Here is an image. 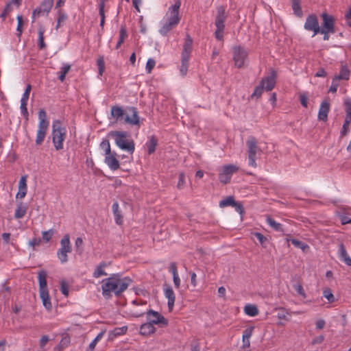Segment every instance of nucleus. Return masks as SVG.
Returning <instances> with one entry per match:
<instances>
[{"label":"nucleus","instance_id":"obj_52","mask_svg":"<svg viewBox=\"0 0 351 351\" xmlns=\"http://www.w3.org/2000/svg\"><path fill=\"white\" fill-rule=\"evenodd\" d=\"M265 86H263V85H262L261 83L260 84L256 86L254 90V93H252V97H259L263 92V90H265Z\"/></svg>","mask_w":351,"mask_h":351},{"label":"nucleus","instance_id":"obj_56","mask_svg":"<svg viewBox=\"0 0 351 351\" xmlns=\"http://www.w3.org/2000/svg\"><path fill=\"white\" fill-rule=\"evenodd\" d=\"M105 2L106 0H99V14L101 18H105Z\"/></svg>","mask_w":351,"mask_h":351},{"label":"nucleus","instance_id":"obj_16","mask_svg":"<svg viewBox=\"0 0 351 351\" xmlns=\"http://www.w3.org/2000/svg\"><path fill=\"white\" fill-rule=\"evenodd\" d=\"M53 4V0H44L39 8H36L33 12V17L39 16L43 14H48Z\"/></svg>","mask_w":351,"mask_h":351},{"label":"nucleus","instance_id":"obj_14","mask_svg":"<svg viewBox=\"0 0 351 351\" xmlns=\"http://www.w3.org/2000/svg\"><path fill=\"white\" fill-rule=\"evenodd\" d=\"M321 17L322 19V27H320V33H324L325 30L330 31L331 34H334L335 32V18L326 12H323L321 14Z\"/></svg>","mask_w":351,"mask_h":351},{"label":"nucleus","instance_id":"obj_45","mask_svg":"<svg viewBox=\"0 0 351 351\" xmlns=\"http://www.w3.org/2000/svg\"><path fill=\"white\" fill-rule=\"evenodd\" d=\"M105 333V331H101L100 332L97 336L96 337L90 342V343L89 344V346H88V349L91 351H93L97 343H98V341H99L101 340V339L103 337Z\"/></svg>","mask_w":351,"mask_h":351},{"label":"nucleus","instance_id":"obj_33","mask_svg":"<svg viewBox=\"0 0 351 351\" xmlns=\"http://www.w3.org/2000/svg\"><path fill=\"white\" fill-rule=\"evenodd\" d=\"M266 221L267 224L272 228L274 230L280 232H283L284 229L282 228V225L280 223L276 222L274 219H273L270 217H267Z\"/></svg>","mask_w":351,"mask_h":351},{"label":"nucleus","instance_id":"obj_2","mask_svg":"<svg viewBox=\"0 0 351 351\" xmlns=\"http://www.w3.org/2000/svg\"><path fill=\"white\" fill-rule=\"evenodd\" d=\"M181 6L180 0H177L174 5L170 6L161 21L159 32L166 36L172 29L178 25L180 21L179 10Z\"/></svg>","mask_w":351,"mask_h":351},{"label":"nucleus","instance_id":"obj_39","mask_svg":"<svg viewBox=\"0 0 351 351\" xmlns=\"http://www.w3.org/2000/svg\"><path fill=\"white\" fill-rule=\"evenodd\" d=\"M189 58L182 57V63L180 67V72L182 76H185L187 73L189 68Z\"/></svg>","mask_w":351,"mask_h":351},{"label":"nucleus","instance_id":"obj_31","mask_svg":"<svg viewBox=\"0 0 351 351\" xmlns=\"http://www.w3.org/2000/svg\"><path fill=\"white\" fill-rule=\"evenodd\" d=\"M40 297L42 299L43 306L48 310L51 308V303L49 298L48 290L40 291Z\"/></svg>","mask_w":351,"mask_h":351},{"label":"nucleus","instance_id":"obj_4","mask_svg":"<svg viewBox=\"0 0 351 351\" xmlns=\"http://www.w3.org/2000/svg\"><path fill=\"white\" fill-rule=\"evenodd\" d=\"M52 142L55 149L58 151L63 149V143L66 138V130L62 126L60 120H54L52 123Z\"/></svg>","mask_w":351,"mask_h":351},{"label":"nucleus","instance_id":"obj_11","mask_svg":"<svg viewBox=\"0 0 351 351\" xmlns=\"http://www.w3.org/2000/svg\"><path fill=\"white\" fill-rule=\"evenodd\" d=\"M147 321L153 325L156 324L160 327H165L168 325V320L160 313L152 309L146 312Z\"/></svg>","mask_w":351,"mask_h":351},{"label":"nucleus","instance_id":"obj_1","mask_svg":"<svg viewBox=\"0 0 351 351\" xmlns=\"http://www.w3.org/2000/svg\"><path fill=\"white\" fill-rule=\"evenodd\" d=\"M102 295L109 298L114 293L116 296L120 295L125 291L132 282L130 278H121L119 274H112L110 277L102 280Z\"/></svg>","mask_w":351,"mask_h":351},{"label":"nucleus","instance_id":"obj_42","mask_svg":"<svg viewBox=\"0 0 351 351\" xmlns=\"http://www.w3.org/2000/svg\"><path fill=\"white\" fill-rule=\"evenodd\" d=\"M147 152L149 154H152L155 152L157 141L154 136H152L149 139V142L147 144Z\"/></svg>","mask_w":351,"mask_h":351},{"label":"nucleus","instance_id":"obj_64","mask_svg":"<svg viewBox=\"0 0 351 351\" xmlns=\"http://www.w3.org/2000/svg\"><path fill=\"white\" fill-rule=\"evenodd\" d=\"M254 236L256 237V238L258 240V241L262 245L267 240V238L264 235H263L261 233H260V232H255L254 233Z\"/></svg>","mask_w":351,"mask_h":351},{"label":"nucleus","instance_id":"obj_29","mask_svg":"<svg viewBox=\"0 0 351 351\" xmlns=\"http://www.w3.org/2000/svg\"><path fill=\"white\" fill-rule=\"evenodd\" d=\"M27 206L23 202H20L17 204V207L15 210L14 217L16 219L23 218L27 212Z\"/></svg>","mask_w":351,"mask_h":351},{"label":"nucleus","instance_id":"obj_7","mask_svg":"<svg viewBox=\"0 0 351 351\" xmlns=\"http://www.w3.org/2000/svg\"><path fill=\"white\" fill-rule=\"evenodd\" d=\"M257 140L254 136H249L246 141L247 147L248 165L253 167H256V160L258 154H261V150L257 145Z\"/></svg>","mask_w":351,"mask_h":351},{"label":"nucleus","instance_id":"obj_50","mask_svg":"<svg viewBox=\"0 0 351 351\" xmlns=\"http://www.w3.org/2000/svg\"><path fill=\"white\" fill-rule=\"evenodd\" d=\"M16 19H17V22H18L17 27H16L17 36L19 37H20L23 32V30H22V26L23 24V16L21 15H18Z\"/></svg>","mask_w":351,"mask_h":351},{"label":"nucleus","instance_id":"obj_37","mask_svg":"<svg viewBox=\"0 0 351 351\" xmlns=\"http://www.w3.org/2000/svg\"><path fill=\"white\" fill-rule=\"evenodd\" d=\"M45 29L43 27H40L38 31V45L40 49H43L46 47V45L44 42V34Z\"/></svg>","mask_w":351,"mask_h":351},{"label":"nucleus","instance_id":"obj_28","mask_svg":"<svg viewBox=\"0 0 351 351\" xmlns=\"http://www.w3.org/2000/svg\"><path fill=\"white\" fill-rule=\"evenodd\" d=\"M254 330L253 327H250L243 330V347L244 348H249L250 346V339L252 335Z\"/></svg>","mask_w":351,"mask_h":351},{"label":"nucleus","instance_id":"obj_63","mask_svg":"<svg viewBox=\"0 0 351 351\" xmlns=\"http://www.w3.org/2000/svg\"><path fill=\"white\" fill-rule=\"evenodd\" d=\"M232 207L234 208L235 210L239 213V214L242 215L243 213V205L239 203L235 202V204H233Z\"/></svg>","mask_w":351,"mask_h":351},{"label":"nucleus","instance_id":"obj_23","mask_svg":"<svg viewBox=\"0 0 351 351\" xmlns=\"http://www.w3.org/2000/svg\"><path fill=\"white\" fill-rule=\"evenodd\" d=\"M192 45H193V39L190 36V35L186 34L185 38V41L183 47V50L182 52V57L183 58H190L191 51H192Z\"/></svg>","mask_w":351,"mask_h":351},{"label":"nucleus","instance_id":"obj_27","mask_svg":"<svg viewBox=\"0 0 351 351\" xmlns=\"http://www.w3.org/2000/svg\"><path fill=\"white\" fill-rule=\"evenodd\" d=\"M112 210L114 217L115 223L118 225H121L123 223V216L121 211L119 209V206L117 202H114L112 206Z\"/></svg>","mask_w":351,"mask_h":351},{"label":"nucleus","instance_id":"obj_48","mask_svg":"<svg viewBox=\"0 0 351 351\" xmlns=\"http://www.w3.org/2000/svg\"><path fill=\"white\" fill-rule=\"evenodd\" d=\"M351 123V120L345 119L344 123L342 127V130L341 131V136H346L350 130V123Z\"/></svg>","mask_w":351,"mask_h":351},{"label":"nucleus","instance_id":"obj_44","mask_svg":"<svg viewBox=\"0 0 351 351\" xmlns=\"http://www.w3.org/2000/svg\"><path fill=\"white\" fill-rule=\"evenodd\" d=\"M71 69V65L68 64H64L62 67L60 68V75H59V80L61 82H63L65 79V76L66 73L70 71Z\"/></svg>","mask_w":351,"mask_h":351},{"label":"nucleus","instance_id":"obj_24","mask_svg":"<svg viewBox=\"0 0 351 351\" xmlns=\"http://www.w3.org/2000/svg\"><path fill=\"white\" fill-rule=\"evenodd\" d=\"M339 259L345 263L347 265L351 266V258L349 257L347 251L344 247V245L341 243L339 245Z\"/></svg>","mask_w":351,"mask_h":351},{"label":"nucleus","instance_id":"obj_62","mask_svg":"<svg viewBox=\"0 0 351 351\" xmlns=\"http://www.w3.org/2000/svg\"><path fill=\"white\" fill-rule=\"evenodd\" d=\"M300 101L301 104L304 107L306 108L307 106H308V97H307V95H305V94H301L300 95Z\"/></svg>","mask_w":351,"mask_h":351},{"label":"nucleus","instance_id":"obj_35","mask_svg":"<svg viewBox=\"0 0 351 351\" xmlns=\"http://www.w3.org/2000/svg\"><path fill=\"white\" fill-rule=\"evenodd\" d=\"M291 5L293 13L298 17L302 16V12L300 6V0H291Z\"/></svg>","mask_w":351,"mask_h":351},{"label":"nucleus","instance_id":"obj_53","mask_svg":"<svg viewBox=\"0 0 351 351\" xmlns=\"http://www.w3.org/2000/svg\"><path fill=\"white\" fill-rule=\"evenodd\" d=\"M97 64L99 69V73L100 75H101L105 69V63L103 57H100L97 59Z\"/></svg>","mask_w":351,"mask_h":351},{"label":"nucleus","instance_id":"obj_17","mask_svg":"<svg viewBox=\"0 0 351 351\" xmlns=\"http://www.w3.org/2000/svg\"><path fill=\"white\" fill-rule=\"evenodd\" d=\"M117 154L115 152H112L109 154H106L105 156L104 162L108 166V167L115 171L119 168V161L118 160Z\"/></svg>","mask_w":351,"mask_h":351},{"label":"nucleus","instance_id":"obj_5","mask_svg":"<svg viewBox=\"0 0 351 351\" xmlns=\"http://www.w3.org/2000/svg\"><path fill=\"white\" fill-rule=\"evenodd\" d=\"M228 18V13L226 11V6L219 5L217 8V13L215 19L216 30L215 37L218 40H222L223 38V32L225 29V21Z\"/></svg>","mask_w":351,"mask_h":351},{"label":"nucleus","instance_id":"obj_43","mask_svg":"<svg viewBox=\"0 0 351 351\" xmlns=\"http://www.w3.org/2000/svg\"><path fill=\"white\" fill-rule=\"evenodd\" d=\"M337 215L339 217L342 225L351 223V218L349 217L344 212L339 210L337 213Z\"/></svg>","mask_w":351,"mask_h":351},{"label":"nucleus","instance_id":"obj_25","mask_svg":"<svg viewBox=\"0 0 351 351\" xmlns=\"http://www.w3.org/2000/svg\"><path fill=\"white\" fill-rule=\"evenodd\" d=\"M47 272L45 270H40L38 273V278L39 282V292L43 291H47Z\"/></svg>","mask_w":351,"mask_h":351},{"label":"nucleus","instance_id":"obj_60","mask_svg":"<svg viewBox=\"0 0 351 351\" xmlns=\"http://www.w3.org/2000/svg\"><path fill=\"white\" fill-rule=\"evenodd\" d=\"M32 89V86L30 84H27L26 88L22 95L21 99L23 101H28L29 93Z\"/></svg>","mask_w":351,"mask_h":351},{"label":"nucleus","instance_id":"obj_15","mask_svg":"<svg viewBox=\"0 0 351 351\" xmlns=\"http://www.w3.org/2000/svg\"><path fill=\"white\" fill-rule=\"evenodd\" d=\"M125 110L120 106H112L110 109V117L115 123H123Z\"/></svg>","mask_w":351,"mask_h":351},{"label":"nucleus","instance_id":"obj_34","mask_svg":"<svg viewBox=\"0 0 351 351\" xmlns=\"http://www.w3.org/2000/svg\"><path fill=\"white\" fill-rule=\"evenodd\" d=\"M244 312L250 317H254L258 314V308L253 304H247L244 307Z\"/></svg>","mask_w":351,"mask_h":351},{"label":"nucleus","instance_id":"obj_51","mask_svg":"<svg viewBox=\"0 0 351 351\" xmlns=\"http://www.w3.org/2000/svg\"><path fill=\"white\" fill-rule=\"evenodd\" d=\"M53 234V231L52 229H50L47 231H43L42 232L43 239L46 243H47L51 240Z\"/></svg>","mask_w":351,"mask_h":351},{"label":"nucleus","instance_id":"obj_58","mask_svg":"<svg viewBox=\"0 0 351 351\" xmlns=\"http://www.w3.org/2000/svg\"><path fill=\"white\" fill-rule=\"evenodd\" d=\"M82 245H83V240H82V239L80 238V237H77L75 239V247H76L77 252H78L80 254H82Z\"/></svg>","mask_w":351,"mask_h":351},{"label":"nucleus","instance_id":"obj_49","mask_svg":"<svg viewBox=\"0 0 351 351\" xmlns=\"http://www.w3.org/2000/svg\"><path fill=\"white\" fill-rule=\"evenodd\" d=\"M324 297L326 298L328 302L332 303L335 301V296L330 289H326L323 291Z\"/></svg>","mask_w":351,"mask_h":351},{"label":"nucleus","instance_id":"obj_13","mask_svg":"<svg viewBox=\"0 0 351 351\" xmlns=\"http://www.w3.org/2000/svg\"><path fill=\"white\" fill-rule=\"evenodd\" d=\"M304 28L307 31L313 32L312 37L320 33L321 31L319 25V21L315 14H312L306 17V21L304 25Z\"/></svg>","mask_w":351,"mask_h":351},{"label":"nucleus","instance_id":"obj_8","mask_svg":"<svg viewBox=\"0 0 351 351\" xmlns=\"http://www.w3.org/2000/svg\"><path fill=\"white\" fill-rule=\"evenodd\" d=\"M72 251L70 242V237L65 234L60 240V247L57 251V257L61 263H66L68 261V254Z\"/></svg>","mask_w":351,"mask_h":351},{"label":"nucleus","instance_id":"obj_47","mask_svg":"<svg viewBox=\"0 0 351 351\" xmlns=\"http://www.w3.org/2000/svg\"><path fill=\"white\" fill-rule=\"evenodd\" d=\"M344 105L346 112V119L351 120V99H346L344 101Z\"/></svg>","mask_w":351,"mask_h":351},{"label":"nucleus","instance_id":"obj_54","mask_svg":"<svg viewBox=\"0 0 351 351\" xmlns=\"http://www.w3.org/2000/svg\"><path fill=\"white\" fill-rule=\"evenodd\" d=\"M155 64H156V62L154 59H152V58L148 59L147 64H146V67H145V69H146V71L147 73H150L152 72V69L155 66Z\"/></svg>","mask_w":351,"mask_h":351},{"label":"nucleus","instance_id":"obj_32","mask_svg":"<svg viewBox=\"0 0 351 351\" xmlns=\"http://www.w3.org/2000/svg\"><path fill=\"white\" fill-rule=\"evenodd\" d=\"M288 241H291V243L296 247L301 249L302 252H306L309 250V246L304 242L299 241L295 239H287Z\"/></svg>","mask_w":351,"mask_h":351},{"label":"nucleus","instance_id":"obj_21","mask_svg":"<svg viewBox=\"0 0 351 351\" xmlns=\"http://www.w3.org/2000/svg\"><path fill=\"white\" fill-rule=\"evenodd\" d=\"M168 270L172 274L173 281L174 286L176 289H179L180 287V278L178 275L177 265L175 262L170 263Z\"/></svg>","mask_w":351,"mask_h":351},{"label":"nucleus","instance_id":"obj_6","mask_svg":"<svg viewBox=\"0 0 351 351\" xmlns=\"http://www.w3.org/2000/svg\"><path fill=\"white\" fill-rule=\"evenodd\" d=\"M38 117L39 122L36 132V144L40 145L45 140L49 122L47 119V113L44 109L39 110Z\"/></svg>","mask_w":351,"mask_h":351},{"label":"nucleus","instance_id":"obj_46","mask_svg":"<svg viewBox=\"0 0 351 351\" xmlns=\"http://www.w3.org/2000/svg\"><path fill=\"white\" fill-rule=\"evenodd\" d=\"M100 147L101 149L104 150L105 156L106 154H110V152H112L111 149H110V142L108 140L102 141V142L100 143Z\"/></svg>","mask_w":351,"mask_h":351},{"label":"nucleus","instance_id":"obj_61","mask_svg":"<svg viewBox=\"0 0 351 351\" xmlns=\"http://www.w3.org/2000/svg\"><path fill=\"white\" fill-rule=\"evenodd\" d=\"M281 312H279L277 315V317L280 319H287V315H290L289 312L287 311L286 309L281 308H280Z\"/></svg>","mask_w":351,"mask_h":351},{"label":"nucleus","instance_id":"obj_30","mask_svg":"<svg viewBox=\"0 0 351 351\" xmlns=\"http://www.w3.org/2000/svg\"><path fill=\"white\" fill-rule=\"evenodd\" d=\"M108 264L106 262L100 263L93 274V276L95 278H98L102 276H107V273L104 271V268L106 267Z\"/></svg>","mask_w":351,"mask_h":351},{"label":"nucleus","instance_id":"obj_41","mask_svg":"<svg viewBox=\"0 0 351 351\" xmlns=\"http://www.w3.org/2000/svg\"><path fill=\"white\" fill-rule=\"evenodd\" d=\"M233 204H235V201L233 197L229 196L224 199H222L219 202V206L221 208H224L227 206H232Z\"/></svg>","mask_w":351,"mask_h":351},{"label":"nucleus","instance_id":"obj_18","mask_svg":"<svg viewBox=\"0 0 351 351\" xmlns=\"http://www.w3.org/2000/svg\"><path fill=\"white\" fill-rule=\"evenodd\" d=\"M276 73L273 71L271 73V75L264 77L261 81V84L265 86V90L267 91H269L272 90L275 86L276 84Z\"/></svg>","mask_w":351,"mask_h":351},{"label":"nucleus","instance_id":"obj_57","mask_svg":"<svg viewBox=\"0 0 351 351\" xmlns=\"http://www.w3.org/2000/svg\"><path fill=\"white\" fill-rule=\"evenodd\" d=\"M27 104V101L21 100V106H20L21 112V114L26 117H27V116H28Z\"/></svg>","mask_w":351,"mask_h":351},{"label":"nucleus","instance_id":"obj_12","mask_svg":"<svg viewBox=\"0 0 351 351\" xmlns=\"http://www.w3.org/2000/svg\"><path fill=\"white\" fill-rule=\"evenodd\" d=\"M247 57V52L243 47L236 46L233 48V59L237 67L241 68L244 65Z\"/></svg>","mask_w":351,"mask_h":351},{"label":"nucleus","instance_id":"obj_55","mask_svg":"<svg viewBox=\"0 0 351 351\" xmlns=\"http://www.w3.org/2000/svg\"><path fill=\"white\" fill-rule=\"evenodd\" d=\"M66 18H67V16L66 14L59 12L58 18V21H57L56 29L59 28V27H60L61 25L64 23Z\"/></svg>","mask_w":351,"mask_h":351},{"label":"nucleus","instance_id":"obj_38","mask_svg":"<svg viewBox=\"0 0 351 351\" xmlns=\"http://www.w3.org/2000/svg\"><path fill=\"white\" fill-rule=\"evenodd\" d=\"M128 37L127 31L125 27L122 26L120 28L119 30V40L117 43L116 49H119L123 43L124 42L125 39Z\"/></svg>","mask_w":351,"mask_h":351},{"label":"nucleus","instance_id":"obj_9","mask_svg":"<svg viewBox=\"0 0 351 351\" xmlns=\"http://www.w3.org/2000/svg\"><path fill=\"white\" fill-rule=\"evenodd\" d=\"M239 170V167L234 165H224L219 173V180L223 184L230 182L232 176Z\"/></svg>","mask_w":351,"mask_h":351},{"label":"nucleus","instance_id":"obj_36","mask_svg":"<svg viewBox=\"0 0 351 351\" xmlns=\"http://www.w3.org/2000/svg\"><path fill=\"white\" fill-rule=\"evenodd\" d=\"M350 70L346 66H343L341 68L340 73L339 75L336 76L335 78L336 80H348L350 77Z\"/></svg>","mask_w":351,"mask_h":351},{"label":"nucleus","instance_id":"obj_10","mask_svg":"<svg viewBox=\"0 0 351 351\" xmlns=\"http://www.w3.org/2000/svg\"><path fill=\"white\" fill-rule=\"evenodd\" d=\"M123 123L131 125H139L140 120L137 108L128 106L125 110Z\"/></svg>","mask_w":351,"mask_h":351},{"label":"nucleus","instance_id":"obj_22","mask_svg":"<svg viewBox=\"0 0 351 351\" xmlns=\"http://www.w3.org/2000/svg\"><path fill=\"white\" fill-rule=\"evenodd\" d=\"M27 176H23L19 182V191L16 195V198L23 199L27 194Z\"/></svg>","mask_w":351,"mask_h":351},{"label":"nucleus","instance_id":"obj_20","mask_svg":"<svg viewBox=\"0 0 351 351\" xmlns=\"http://www.w3.org/2000/svg\"><path fill=\"white\" fill-rule=\"evenodd\" d=\"M164 294L165 298L168 300L167 305L169 310V311H171L176 300L174 291L171 287H166L164 288Z\"/></svg>","mask_w":351,"mask_h":351},{"label":"nucleus","instance_id":"obj_19","mask_svg":"<svg viewBox=\"0 0 351 351\" xmlns=\"http://www.w3.org/2000/svg\"><path fill=\"white\" fill-rule=\"evenodd\" d=\"M330 111V104L328 101H323L319 106L318 112V119L322 121H326L328 114Z\"/></svg>","mask_w":351,"mask_h":351},{"label":"nucleus","instance_id":"obj_40","mask_svg":"<svg viewBox=\"0 0 351 351\" xmlns=\"http://www.w3.org/2000/svg\"><path fill=\"white\" fill-rule=\"evenodd\" d=\"M127 330L128 327L126 326H123L122 327L115 328L110 332V335L113 337H117L125 334Z\"/></svg>","mask_w":351,"mask_h":351},{"label":"nucleus","instance_id":"obj_26","mask_svg":"<svg viewBox=\"0 0 351 351\" xmlns=\"http://www.w3.org/2000/svg\"><path fill=\"white\" fill-rule=\"evenodd\" d=\"M156 331V328L154 325L148 322L147 323L143 324L140 327L139 333L144 336H149Z\"/></svg>","mask_w":351,"mask_h":351},{"label":"nucleus","instance_id":"obj_3","mask_svg":"<svg viewBox=\"0 0 351 351\" xmlns=\"http://www.w3.org/2000/svg\"><path fill=\"white\" fill-rule=\"evenodd\" d=\"M108 136L112 137L115 144L121 149L132 154L135 149V144L132 139L129 136L127 132L111 131L108 133Z\"/></svg>","mask_w":351,"mask_h":351},{"label":"nucleus","instance_id":"obj_59","mask_svg":"<svg viewBox=\"0 0 351 351\" xmlns=\"http://www.w3.org/2000/svg\"><path fill=\"white\" fill-rule=\"evenodd\" d=\"M294 289L297 291V293L302 296L304 298L306 297V295L304 291V289L301 284H296L293 285Z\"/></svg>","mask_w":351,"mask_h":351}]
</instances>
